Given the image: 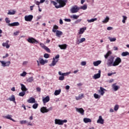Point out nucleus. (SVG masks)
I'll return each mask as SVG.
<instances>
[{
	"label": "nucleus",
	"instance_id": "4c0bfd02",
	"mask_svg": "<svg viewBox=\"0 0 129 129\" xmlns=\"http://www.w3.org/2000/svg\"><path fill=\"white\" fill-rule=\"evenodd\" d=\"M25 94H26V92L22 91V92L19 93V96L23 97V96H24Z\"/></svg>",
	"mask_w": 129,
	"mask_h": 129
},
{
	"label": "nucleus",
	"instance_id": "bb28decb",
	"mask_svg": "<svg viewBox=\"0 0 129 129\" xmlns=\"http://www.w3.org/2000/svg\"><path fill=\"white\" fill-rule=\"evenodd\" d=\"M58 47H59L61 50H65V49L67 48V45L66 44L58 45Z\"/></svg>",
	"mask_w": 129,
	"mask_h": 129
},
{
	"label": "nucleus",
	"instance_id": "37998d69",
	"mask_svg": "<svg viewBox=\"0 0 129 129\" xmlns=\"http://www.w3.org/2000/svg\"><path fill=\"white\" fill-rule=\"evenodd\" d=\"M44 49L45 50V51H47L48 52V53L51 52V50L47 46H45Z\"/></svg>",
	"mask_w": 129,
	"mask_h": 129
},
{
	"label": "nucleus",
	"instance_id": "13d9d810",
	"mask_svg": "<svg viewBox=\"0 0 129 129\" xmlns=\"http://www.w3.org/2000/svg\"><path fill=\"white\" fill-rule=\"evenodd\" d=\"M81 64L82 66H85V65H86V61H82Z\"/></svg>",
	"mask_w": 129,
	"mask_h": 129
},
{
	"label": "nucleus",
	"instance_id": "6ab92c4d",
	"mask_svg": "<svg viewBox=\"0 0 129 129\" xmlns=\"http://www.w3.org/2000/svg\"><path fill=\"white\" fill-rule=\"evenodd\" d=\"M39 61L40 64H41V65H44L45 63L48 62V60H44L43 58H39Z\"/></svg>",
	"mask_w": 129,
	"mask_h": 129
},
{
	"label": "nucleus",
	"instance_id": "69168bd1",
	"mask_svg": "<svg viewBox=\"0 0 129 129\" xmlns=\"http://www.w3.org/2000/svg\"><path fill=\"white\" fill-rule=\"evenodd\" d=\"M59 27H58V26L57 25H54L53 26V29H55V30H57V29H58Z\"/></svg>",
	"mask_w": 129,
	"mask_h": 129
},
{
	"label": "nucleus",
	"instance_id": "49530a36",
	"mask_svg": "<svg viewBox=\"0 0 129 129\" xmlns=\"http://www.w3.org/2000/svg\"><path fill=\"white\" fill-rule=\"evenodd\" d=\"M118 107H119L118 105H115L114 107V110H115V111H117V110H118Z\"/></svg>",
	"mask_w": 129,
	"mask_h": 129
},
{
	"label": "nucleus",
	"instance_id": "393cba45",
	"mask_svg": "<svg viewBox=\"0 0 129 129\" xmlns=\"http://www.w3.org/2000/svg\"><path fill=\"white\" fill-rule=\"evenodd\" d=\"M83 121L85 123H88V122H91V119L89 118H84L83 119Z\"/></svg>",
	"mask_w": 129,
	"mask_h": 129
},
{
	"label": "nucleus",
	"instance_id": "338daca9",
	"mask_svg": "<svg viewBox=\"0 0 129 129\" xmlns=\"http://www.w3.org/2000/svg\"><path fill=\"white\" fill-rule=\"evenodd\" d=\"M82 20L81 19H78L76 21V23L77 24H78V23H80V22H81Z\"/></svg>",
	"mask_w": 129,
	"mask_h": 129
},
{
	"label": "nucleus",
	"instance_id": "864d4df0",
	"mask_svg": "<svg viewBox=\"0 0 129 129\" xmlns=\"http://www.w3.org/2000/svg\"><path fill=\"white\" fill-rule=\"evenodd\" d=\"M116 73L114 72V73H109L107 74L108 76H111V75H113V74H116Z\"/></svg>",
	"mask_w": 129,
	"mask_h": 129
},
{
	"label": "nucleus",
	"instance_id": "473e14b6",
	"mask_svg": "<svg viewBox=\"0 0 129 129\" xmlns=\"http://www.w3.org/2000/svg\"><path fill=\"white\" fill-rule=\"evenodd\" d=\"M121 56H122V57H125V56H128V55H129V52H127V51L123 52H122V53H121Z\"/></svg>",
	"mask_w": 129,
	"mask_h": 129
},
{
	"label": "nucleus",
	"instance_id": "f257e3e1",
	"mask_svg": "<svg viewBox=\"0 0 129 129\" xmlns=\"http://www.w3.org/2000/svg\"><path fill=\"white\" fill-rule=\"evenodd\" d=\"M111 51H109L104 55L105 59H107V65L108 67H115V66H118V65L121 63V58L117 57L114 60V56L110 55H111Z\"/></svg>",
	"mask_w": 129,
	"mask_h": 129
},
{
	"label": "nucleus",
	"instance_id": "aec40b11",
	"mask_svg": "<svg viewBox=\"0 0 129 129\" xmlns=\"http://www.w3.org/2000/svg\"><path fill=\"white\" fill-rule=\"evenodd\" d=\"M10 100V101H13V102L16 103V98L15 97V95H12L9 99H7V100Z\"/></svg>",
	"mask_w": 129,
	"mask_h": 129
},
{
	"label": "nucleus",
	"instance_id": "f3484780",
	"mask_svg": "<svg viewBox=\"0 0 129 129\" xmlns=\"http://www.w3.org/2000/svg\"><path fill=\"white\" fill-rule=\"evenodd\" d=\"M9 43H10V41L7 40L6 42H4L2 44L3 47H6L7 49H9L10 48V45H9Z\"/></svg>",
	"mask_w": 129,
	"mask_h": 129
},
{
	"label": "nucleus",
	"instance_id": "a211bd4d",
	"mask_svg": "<svg viewBox=\"0 0 129 129\" xmlns=\"http://www.w3.org/2000/svg\"><path fill=\"white\" fill-rule=\"evenodd\" d=\"M27 102H28V103H35V102H36V100L33 97H30L27 100Z\"/></svg>",
	"mask_w": 129,
	"mask_h": 129
},
{
	"label": "nucleus",
	"instance_id": "9d476101",
	"mask_svg": "<svg viewBox=\"0 0 129 129\" xmlns=\"http://www.w3.org/2000/svg\"><path fill=\"white\" fill-rule=\"evenodd\" d=\"M101 71L99 70L98 71V73L95 74L93 76V79H99V78L100 77V76H101Z\"/></svg>",
	"mask_w": 129,
	"mask_h": 129
},
{
	"label": "nucleus",
	"instance_id": "c03bdc74",
	"mask_svg": "<svg viewBox=\"0 0 129 129\" xmlns=\"http://www.w3.org/2000/svg\"><path fill=\"white\" fill-rule=\"evenodd\" d=\"M27 75V73L26 72H23V73L20 74V76L22 77H25Z\"/></svg>",
	"mask_w": 129,
	"mask_h": 129
},
{
	"label": "nucleus",
	"instance_id": "052dcab7",
	"mask_svg": "<svg viewBox=\"0 0 129 129\" xmlns=\"http://www.w3.org/2000/svg\"><path fill=\"white\" fill-rule=\"evenodd\" d=\"M113 29V28L111 27H108L107 28V30L108 31H111V30H112Z\"/></svg>",
	"mask_w": 129,
	"mask_h": 129
},
{
	"label": "nucleus",
	"instance_id": "9b49d317",
	"mask_svg": "<svg viewBox=\"0 0 129 129\" xmlns=\"http://www.w3.org/2000/svg\"><path fill=\"white\" fill-rule=\"evenodd\" d=\"M76 110L77 111V112L81 113L82 115H84V109H83V108L76 107Z\"/></svg>",
	"mask_w": 129,
	"mask_h": 129
},
{
	"label": "nucleus",
	"instance_id": "58836bf2",
	"mask_svg": "<svg viewBox=\"0 0 129 129\" xmlns=\"http://www.w3.org/2000/svg\"><path fill=\"white\" fill-rule=\"evenodd\" d=\"M108 39L110 42H115L116 41V38H115L108 37Z\"/></svg>",
	"mask_w": 129,
	"mask_h": 129
},
{
	"label": "nucleus",
	"instance_id": "603ef678",
	"mask_svg": "<svg viewBox=\"0 0 129 129\" xmlns=\"http://www.w3.org/2000/svg\"><path fill=\"white\" fill-rule=\"evenodd\" d=\"M64 76H61L59 77V80H61V81L64 80Z\"/></svg>",
	"mask_w": 129,
	"mask_h": 129
},
{
	"label": "nucleus",
	"instance_id": "e433bc0d",
	"mask_svg": "<svg viewBox=\"0 0 129 129\" xmlns=\"http://www.w3.org/2000/svg\"><path fill=\"white\" fill-rule=\"evenodd\" d=\"M101 96L96 93L94 94V97L96 98V99H98V98L99 99Z\"/></svg>",
	"mask_w": 129,
	"mask_h": 129
},
{
	"label": "nucleus",
	"instance_id": "c9c22d12",
	"mask_svg": "<svg viewBox=\"0 0 129 129\" xmlns=\"http://www.w3.org/2000/svg\"><path fill=\"white\" fill-rule=\"evenodd\" d=\"M80 9L83 10V11H85V10H87V5H84V6H81Z\"/></svg>",
	"mask_w": 129,
	"mask_h": 129
},
{
	"label": "nucleus",
	"instance_id": "a18cd8bd",
	"mask_svg": "<svg viewBox=\"0 0 129 129\" xmlns=\"http://www.w3.org/2000/svg\"><path fill=\"white\" fill-rule=\"evenodd\" d=\"M69 74H71V72H69L67 73H64L62 74V76H67V75H69Z\"/></svg>",
	"mask_w": 129,
	"mask_h": 129
},
{
	"label": "nucleus",
	"instance_id": "6e6d98bb",
	"mask_svg": "<svg viewBox=\"0 0 129 129\" xmlns=\"http://www.w3.org/2000/svg\"><path fill=\"white\" fill-rule=\"evenodd\" d=\"M34 3L35 4V5H37V6H40V4H41L40 2L36 1L34 2Z\"/></svg>",
	"mask_w": 129,
	"mask_h": 129
},
{
	"label": "nucleus",
	"instance_id": "ea45409f",
	"mask_svg": "<svg viewBox=\"0 0 129 129\" xmlns=\"http://www.w3.org/2000/svg\"><path fill=\"white\" fill-rule=\"evenodd\" d=\"M38 103H35L32 105V107L34 108V109H37V108H38Z\"/></svg>",
	"mask_w": 129,
	"mask_h": 129
},
{
	"label": "nucleus",
	"instance_id": "6e6552de",
	"mask_svg": "<svg viewBox=\"0 0 129 129\" xmlns=\"http://www.w3.org/2000/svg\"><path fill=\"white\" fill-rule=\"evenodd\" d=\"M0 63H1L3 67H9L11 64V61L5 62V61L0 60Z\"/></svg>",
	"mask_w": 129,
	"mask_h": 129
},
{
	"label": "nucleus",
	"instance_id": "2eb2a0df",
	"mask_svg": "<svg viewBox=\"0 0 129 129\" xmlns=\"http://www.w3.org/2000/svg\"><path fill=\"white\" fill-rule=\"evenodd\" d=\"M3 117H4V118H7V119H10V120H12V121L16 122V120L12 118L11 115L8 114L7 116H3Z\"/></svg>",
	"mask_w": 129,
	"mask_h": 129
},
{
	"label": "nucleus",
	"instance_id": "4be33fe9",
	"mask_svg": "<svg viewBox=\"0 0 129 129\" xmlns=\"http://www.w3.org/2000/svg\"><path fill=\"white\" fill-rule=\"evenodd\" d=\"M40 111L42 113H47V107H42L40 108Z\"/></svg>",
	"mask_w": 129,
	"mask_h": 129
},
{
	"label": "nucleus",
	"instance_id": "e2e57ef3",
	"mask_svg": "<svg viewBox=\"0 0 129 129\" xmlns=\"http://www.w3.org/2000/svg\"><path fill=\"white\" fill-rule=\"evenodd\" d=\"M114 51H117L118 50V48L116 46H114L113 48Z\"/></svg>",
	"mask_w": 129,
	"mask_h": 129
},
{
	"label": "nucleus",
	"instance_id": "39448f33",
	"mask_svg": "<svg viewBox=\"0 0 129 129\" xmlns=\"http://www.w3.org/2000/svg\"><path fill=\"white\" fill-rule=\"evenodd\" d=\"M27 41L30 44H39V41H38V40H36V39L34 38L33 37H29Z\"/></svg>",
	"mask_w": 129,
	"mask_h": 129
},
{
	"label": "nucleus",
	"instance_id": "774afa93",
	"mask_svg": "<svg viewBox=\"0 0 129 129\" xmlns=\"http://www.w3.org/2000/svg\"><path fill=\"white\" fill-rule=\"evenodd\" d=\"M36 90L37 91H38V92H40L41 91V88H39V87H37L36 88Z\"/></svg>",
	"mask_w": 129,
	"mask_h": 129
},
{
	"label": "nucleus",
	"instance_id": "c85d7f7f",
	"mask_svg": "<svg viewBox=\"0 0 129 129\" xmlns=\"http://www.w3.org/2000/svg\"><path fill=\"white\" fill-rule=\"evenodd\" d=\"M109 21V17L108 16H106V18L102 21L103 24H106V23H108Z\"/></svg>",
	"mask_w": 129,
	"mask_h": 129
},
{
	"label": "nucleus",
	"instance_id": "f03ea898",
	"mask_svg": "<svg viewBox=\"0 0 129 129\" xmlns=\"http://www.w3.org/2000/svg\"><path fill=\"white\" fill-rule=\"evenodd\" d=\"M57 3L59 4L58 6H57V3L55 1H51V4H53V6H55L56 9H60V8H63L66 6L67 0H57Z\"/></svg>",
	"mask_w": 129,
	"mask_h": 129
},
{
	"label": "nucleus",
	"instance_id": "4468645a",
	"mask_svg": "<svg viewBox=\"0 0 129 129\" xmlns=\"http://www.w3.org/2000/svg\"><path fill=\"white\" fill-rule=\"evenodd\" d=\"M9 27H18V26H20V23L16 22H13L12 23H9L8 25Z\"/></svg>",
	"mask_w": 129,
	"mask_h": 129
},
{
	"label": "nucleus",
	"instance_id": "72a5a7b5",
	"mask_svg": "<svg viewBox=\"0 0 129 129\" xmlns=\"http://www.w3.org/2000/svg\"><path fill=\"white\" fill-rule=\"evenodd\" d=\"M122 18H123V20H122V22L123 23V24H125V21L127 20V17L123 15L122 16Z\"/></svg>",
	"mask_w": 129,
	"mask_h": 129
},
{
	"label": "nucleus",
	"instance_id": "f8f14e48",
	"mask_svg": "<svg viewBox=\"0 0 129 129\" xmlns=\"http://www.w3.org/2000/svg\"><path fill=\"white\" fill-rule=\"evenodd\" d=\"M97 123H100V124H103L104 123V119L102 118V116H99L98 119L97 120Z\"/></svg>",
	"mask_w": 129,
	"mask_h": 129
},
{
	"label": "nucleus",
	"instance_id": "412c9836",
	"mask_svg": "<svg viewBox=\"0 0 129 129\" xmlns=\"http://www.w3.org/2000/svg\"><path fill=\"white\" fill-rule=\"evenodd\" d=\"M84 97V95L83 94H79L78 96H76V100H80Z\"/></svg>",
	"mask_w": 129,
	"mask_h": 129
},
{
	"label": "nucleus",
	"instance_id": "de8ad7c7",
	"mask_svg": "<svg viewBox=\"0 0 129 129\" xmlns=\"http://www.w3.org/2000/svg\"><path fill=\"white\" fill-rule=\"evenodd\" d=\"M76 44H77V45H80V44H81V41L80 39H77Z\"/></svg>",
	"mask_w": 129,
	"mask_h": 129
},
{
	"label": "nucleus",
	"instance_id": "3c124183",
	"mask_svg": "<svg viewBox=\"0 0 129 129\" xmlns=\"http://www.w3.org/2000/svg\"><path fill=\"white\" fill-rule=\"evenodd\" d=\"M44 57L46 58V59H48V58H49V54L48 53H45L44 54Z\"/></svg>",
	"mask_w": 129,
	"mask_h": 129
},
{
	"label": "nucleus",
	"instance_id": "cd10ccee",
	"mask_svg": "<svg viewBox=\"0 0 129 129\" xmlns=\"http://www.w3.org/2000/svg\"><path fill=\"white\" fill-rule=\"evenodd\" d=\"M100 64H101V60H97L93 62L94 66H98Z\"/></svg>",
	"mask_w": 129,
	"mask_h": 129
},
{
	"label": "nucleus",
	"instance_id": "5fc2aeb1",
	"mask_svg": "<svg viewBox=\"0 0 129 129\" xmlns=\"http://www.w3.org/2000/svg\"><path fill=\"white\" fill-rule=\"evenodd\" d=\"M86 39L85 38H82L80 39L81 43H83V42H85Z\"/></svg>",
	"mask_w": 129,
	"mask_h": 129
},
{
	"label": "nucleus",
	"instance_id": "a878e982",
	"mask_svg": "<svg viewBox=\"0 0 129 129\" xmlns=\"http://www.w3.org/2000/svg\"><path fill=\"white\" fill-rule=\"evenodd\" d=\"M85 30H86V27L80 28V31L79 32V34L80 35H82V34L84 33V31H85Z\"/></svg>",
	"mask_w": 129,
	"mask_h": 129
},
{
	"label": "nucleus",
	"instance_id": "c756f323",
	"mask_svg": "<svg viewBox=\"0 0 129 129\" xmlns=\"http://www.w3.org/2000/svg\"><path fill=\"white\" fill-rule=\"evenodd\" d=\"M16 14V11L14 10H9L7 15H15Z\"/></svg>",
	"mask_w": 129,
	"mask_h": 129
},
{
	"label": "nucleus",
	"instance_id": "b1692460",
	"mask_svg": "<svg viewBox=\"0 0 129 129\" xmlns=\"http://www.w3.org/2000/svg\"><path fill=\"white\" fill-rule=\"evenodd\" d=\"M20 85L21 86V90L22 91H24L26 92V91H27V90H28V89H27V88L26 87L25 85H24L23 84H20Z\"/></svg>",
	"mask_w": 129,
	"mask_h": 129
},
{
	"label": "nucleus",
	"instance_id": "0eeeda50",
	"mask_svg": "<svg viewBox=\"0 0 129 129\" xmlns=\"http://www.w3.org/2000/svg\"><path fill=\"white\" fill-rule=\"evenodd\" d=\"M33 18H34V16L32 15L25 16L24 17L25 21H26V22H32Z\"/></svg>",
	"mask_w": 129,
	"mask_h": 129
},
{
	"label": "nucleus",
	"instance_id": "2f4dec72",
	"mask_svg": "<svg viewBox=\"0 0 129 129\" xmlns=\"http://www.w3.org/2000/svg\"><path fill=\"white\" fill-rule=\"evenodd\" d=\"M60 93H61V89L56 90L54 92V95L55 96L59 95Z\"/></svg>",
	"mask_w": 129,
	"mask_h": 129
},
{
	"label": "nucleus",
	"instance_id": "680f3d73",
	"mask_svg": "<svg viewBox=\"0 0 129 129\" xmlns=\"http://www.w3.org/2000/svg\"><path fill=\"white\" fill-rule=\"evenodd\" d=\"M8 57H9V53H6L5 56H3V58L5 59Z\"/></svg>",
	"mask_w": 129,
	"mask_h": 129
},
{
	"label": "nucleus",
	"instance_id": "bf43d9fd",
	"mask_svg": "<svg viewBox=\"0 0 129 129\" xmlns=\"http://www.w3.org/2000/svg\"><path fill=\"white\" fill-rule=\"evenodd\" d=\"M53 109L52 107H49L48 109H47V112H49V111H51Z\"/></svg>",
	"mask_w": 129,
	"mask_h": 129
},
{
	"label": "nucleus",
	"instance_id": "ddd939ff",
	"mask_svg": "<svg viewBox=\"0 0 129 129\" xmlns=\"http://www.w3.org/2000/svg\"><path fill=\"white\" fill-rule=\"evenodd\" d=\"M116 83L112 85V88L114 90V91H117L119 89V86L116 85Z\"/></svg>",
	"mask_w": 129,
	"mask_h": 129
},
{
	"label": "nucleus",
	"instance_id": "7ed1b4c3",
	"mask_svg": "<svg viewBox=\"0 0 129 129\" xmlns=\"http://www.w3.org/2000/svg\"><path fill=\"white\" fill-rule=\"evenodd\" d=\"M59 58H60V55L59 54H57L55 57L53 58V60L51 62V63H50L49 64V66H50L51 67H52V66H55V65H56V64H57V62H58V61H59Z\"/></svg>",
	"mask_w": 129,
	"mask_h": 129
},
{
	"label": "nucleus",
	"instance_id": "79ce46f5",
	"mask_svg": "<svg viewBox=\"0 0 129 129\" xmlns=\"http://www.w3.org/2000/svg\"><path fill=\"white\" fill-rule=\"evenodd\" d=\"M34 80V79L33 78V77H30V78H29L27 80V82H33Z\"/></svg>",
	"mask_w": 129,
	"mask_h": 129
},
{
	"label": "nucleus",
	"instance_id": "4d7b16f0",
	"mask_svg": "<svg viewBox=\"0 0 129 129\" xmlns=\"http://www.w3.org/2000/svg\"><path fill=\"white\" fill-rule=\"evenodd\" d=\"M19 34H20V31H16L14 33V36H18V35H19Z\"/></svg>",
	"mask_w": 129,
	"mask_h": 129
},
{
	"label": "nucleus",
	"instance_id": "5701e85b",
	"mask_svg": "<svg viewBox=\"0 0 129 129\" xmlns=\"http://www.w3.org/2000/svg\"><path fill=\"white\" fill-rule=\"evenodd\" d=\"M62 35H63V32H62V31H60V30H56V37H61V36H62Z\"/></svg>",
	"mask_w": 129,
	"mask_h": 129
},
{
	"label": "nucleus",
	"instance_id": "20e7f679",
	"mask_svg": "<svg viewBox=\"0 0 129 129\" xmlns=\"http://www.w3.org/2000/svg\"><path fill=\"white\" fill-rule=\"evenodd\" d=\"M67 122V120L64 119H55L54 123L55 124H58V125H63L64 123Z\"/></svg>",
	"mask_w": 129,
	"mask_h": 129
},
{
	"label": "nucleus",
	"instance_id": "8fccbe9b",
	"mask_svg": "<svg viewBox=\"0 0 129 129\" xmlns=\"http://www.w3.org/2000/svg\"><path fill=\"white\" fill-rule=\"evenodd\" d=\"M40 45L42 49H44V48L46 47V45H44V44L42 43H40Z\"/></svg>",
	"mask_w": 129,
	"mask_h": 129
},
{
	"label": "nucleus",
	"instance_id": "f704fd0d",
	"mask_svg": "<svg viewBox=\"0 0 129 129\" xmlns=\"http://www.w3.org/2000/svg\"><path fill=\"white\" fill-rule=\"evenodd\" d=\"M71 18L72 19H74L75 20H77V19L79 18V16L76 15H73L72 16H71Z\"/></svg>",
	"mask_w": 129,
	"mask_h": 129
},
{
	"label": "nucleus",
	"instance_id": "a19ab883",
	"mask_svg": "<svg viewBox=\"0 0 129 129\" xmlns=\"http://www.w3.org/2000/svg\"><path fill=\"white\" fill-rule=\"evenodd\" d=\"M5 22L6 24H10V23H11V20H10L9 18L7 17L5 18Z\"/></svg>",
	"mask_w": 129,
	"mask_h": 129
},
{
	"label": "nucleus",
	"instance_id": "09e8293b",
	"mask_svg": "<svg viewBox=\"0 0 129 129\" xmlns=\"http://www.w3.org/2000/svg\"><path fill=\"white\" fill-rule=\"evenodd\" d=\"M21 124H25V123H27L28 122V121L27 120H21L20 121Z\"/></svg>",
	"mask_w": 129,
	"mask_h": 129
},
{
	"label": "nucleus",
	"instance_id": "7c9ffc66",
	"mask_svg": "<svg viewBox=\"0 0 129 129\" xmlns=\"http://www.w3.org/2000/svg\"><path fill=\"white\" fill-rule=\"evenodd\" d=\"M95 21H97V18H93L91 19L87 20V22L89 23H93L94 22H95Z\"/></svg>",
	"mask_w": 129,
	"mask_h": 129
},
{
	"label": "nucleus",
	"instance_id": "0e129e2a",
	"mask_svg": "<svg viewBox=\"0 0 129 129\" xmlns=\"http://www.w3.org/2000/svg\"><path fill=\"white\" fill-rule=\"evenodd\" d=\"M64 21L65 22H71V19H64Z\"/></svg>",
	"mask_w": 129,
	"mask_h": 129
},
{
	"label": "nucleus",
	"instance_id": "1a4fd4ad",
	"mask_svg": "<svg viewBox=\"0 0 129 129\" xmlns=\"http://www.w3.org/2000/svg\"><path fill=\"white\" fill-rule=\"evenodd\" d=\"M49 101H50V97H49V96H47L45 97H42V102L44 105H45L46 103H47V102H49Z\"/></svg>",
	"mask_w": 129,
	"mask_h": 129
},
{
	"label": "nucleus",
	"instance_id": "423d86ee",
	"mask_svg": "<svg viewBox=\"0 0 129 129\" xmlns=\"http://www.w3.org/2000/svg\"><path fill=\"white\" fill-rule=\"evenodd\" d=\"M79 10H80V8H78V6H75L71 8V12L72 14H76V13L78 12Z\"/></svg>",
	"mask_w": 129,
	"mask_h": 129
},
{
	"label": "nucleus",
	"instance_id": "dca6fc26",
	"mask_svg": "<svg viewBox=\"0 0 129 129\" xmlns=\"http://www.w3.org/2000/svg\"><path fill=\"white\" fill-rule=\"evenodd\" d=\"M105 89L103 88V87H100V90L98 91H99V93L101 95L103 96V95L104 94V93H105Z\"/></svg>",
	"mask_w": 129,
	"mask_h": 129
}]
</instances>
